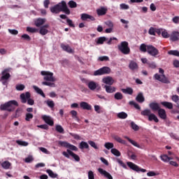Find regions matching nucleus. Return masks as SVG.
Returning a JSON list of instances; mask_svg holds the SVG:
<instances>
[{"label":"nucleus","mask_w":179,"mask_h":179,"mask_svg":"<svg viewBox=\"0 0 179 179\" xmlns=\"http://www.w3.org/2000/svg\"><path fill=\"white\" fill-rule=\"evenodd\" d=\"M46 104H48V107L50 108H54L55 103H54V101L48 100L45 101Z\"/></svg>","instance_id":"nucleus-51"},{"label":"nucleus","mask_w":179,"mask_h":179,"mask_svg":"<svg viewBox=\"0 0 179 179\" xmlns=\"http://www.w3.org/2000/svg\"><path fill=\"white\" fill-rule=\"evenodd\" d=\"M114 99L115 100H122L124 99V95H122V93L121 92H116L114 94Z\"/></svg>","instance_id":"nucleus-37"},{"label":"nucleus","mask_w":179,"mask_h":179,"mask_svg":"<svg viewBox=\"0 0 179 179\" xmlns=\"http://www.w3.org/2000/svg\"><path fill=\"white\" fill-rule=\"evenodd\" d=\"M68 5L71 8H76L78 6V3L72 0L69 1Z\"/></svg>","instance_id":"nucleus-52"},{"label":"nucleus","mask_w":179,"mask_h":179,"mask_svg":"<svg viewBox=\"0 0 179 179\" xmlns=\"http://www.w3.org/2000/svg\"><path fill=\"white\" fill-rule=\"evenodd\" d=\"M159 72L162 75L156 73L154 76L155 79H156L157 80H159V82H162V83H170V81L169 80V79H167V78H166V76H164V70H163L162 69H159Z\"/></svg>","instance_id":"nucleus-5"},{"label":"nucleus","mask_w":179,"mask_h":179,"mask_svg":"<svg viewBox=\"0 0 179 179\" xmlns=\"http://www.w3.org/2000/svg\"><path fill=\"white\" fill-rule=\"evenodd\" d=\"M50 10L52 13L58 14L61 12V10H59V8L57 4L52 7H50Z\"/></svg>","instance_id":"nucleus-32"},{"label":"nucleus","mask_w":179,"mask_h":179,"mask_svg":"<svg viewBox=\"0 0 179 179\" xmlns=\"http://www.w3.org/2000/svg\"><path fill=\"white\" fill-rule=\"evenodd\" d=\"M170 40H171V41H178L179 32L176 31H173L170 36Z\"/></svg>","instance_id":"nucleus-21"},{"label":"nucleus","mask_w":179,"mask_h":179,"mask_svg":"<svg viewBox=\"0 0 179 179\" xmlns=\"http://www.w3.org/2000/svg\"><path fill=\"white\" fill-rule=\"evenodd\" d=\"M104 148H106V149H108V150H110V149H113L114 143L110 142L105 143Z\"/></svg>","instance_id":"nucleus-43"},{"label":"nucleus","mask_w":179,"mask_h":179,"mask_svg":"<svg viewBox=\"0 0 179 179\" xmlns=\"http://www.w3.org/2000/svg\"><path fill=\"white\" fill-rule=\"evenodd\" d=\"M136 100L138 103H143V101H145V96H143V94L141 92L138 93V94L136 97Z\"/></svg>","instance_id":"nucleus-30"},{"label":"nucleus","mask_w":179,"mask_h":179,"mask_svg":"<svg viewBox=\"0 0 179 179\" xmlns=\"http://www.w3.org/2000/svg\"><path fill=\"white\" fill-rule=\"evenodd\" d=\"M46 173H48L49 177L51 178H57V177H58V174L54 173V171L50 169L46 170Z\"/></svg>","instance_id":"nucleus-34"},{"label":"nucleus","mask_w":179,"mask_h":179,"mask_svg":"<svg viewBox=\"0 0 179 179\" xmlns=\"http://www.w3.org/2000/svg\"><path fill=\"white\" fill-rule=\"evenodd\" d=\"M25 87H26L23 84H17L15 86L16 90H18V92H22V90H24Z\"/></svg>","instance_id":"nucleus-45"},{"label":"nucleus","mask_w":179,"mask_h":179,"mask_svg":"<svg viewBox=\"0 0 179 179\" xmlns=\"http://www.w3.org/2000/svg\"><path fill=\"white\" fill-rule=\"evenodd\" d=\"M27 31H28V33H38V29L34 28V27H27Z\"/></svg>","instance_id":"nucleus-40"},{"label":"nucleus","mask_w":179,"mask_h":179,"mask_svg":"<svg viewBox=\"0 0 179 179\" xmlns=\"http://www.w3.org/2000/svg\"><path fill=\"white\" fill-rule=\"evenodd\" d=\"M129 104L130 106H134V107H135L137 110H141V106H139V104L136 103L135 101H129Z\"/></svg>","instance_id":"nucleus-54"},{"label":"nucleus","mask_w":179,"mask_h":179,"mask_svg":"<svg viewBox=\"0 0 179 179\" xmlns=\"http://www.w3.org/2000/svg\"><path fill=\"white\" fill-rule=\"evenodd\" d=\"M48 27H50V24H45V25H43L39 29V33L41 36H45L46 34H48Z\"/></svg>","instance_id":"nucleus-12"},{"label":"nucleus","mask_w":179,"mask_h":179,"mask_svg":"<svg viewBox=\"0 0 179 179\" xmlns=\"http://www.w3.org/2000/svg\"><path fill=\"white\" fill-rule=\"evenodd\" d=\"M120 8L122 10H127V9H129V6L128 4L121 3L120 4Z\"/></svg>","instance_id":"nucleus-53"},{"label":"nucleus","mask_w":179,"mask_h":179,"mask_svg":"<svg viewBox=\"0 0 179 179\" xmlns=\"http://www.w3.org/2000/svg\"><path fill=\"white\" fill-rule=\"evenodd\" d=\"M152 111L150 109H145L141 111V115H143L144 117H149Z\"/></svg>","instance_id":"nucleus-39"},{"label":"nucleus","mask_w":179,"mask_h":179,"mask_svg":"<svg viewBox=\"0 0 179 179\" xmlns=\"http://www.w3.org/2000/svg\"><path fill=\"white\" fill-rule=\"evenodd\" d=\"M34 160V158H33V156L29 155L27 158L24 159L25 163H31Z\"/></svg>","instance_id":"nucleus-59"},{"label":"nucleus","mask_w":179,"mask_h":179,"mask_svg":"<svg viewBox=\"0 0 179 179\" xmlns=\"http://www.w3.org/2000/svg\"><path fill=\"white\" fill-rule=\"evenodd\" d=\"M80 107L83 110H87L88 111L92 110V106L86 101H81L80 103Z\"/></svg>","instance_id":"nucleus-16"},{"label":"nucleus","mask_w":179,"mask_h":179,"mask_svg":"<svg viewBox=\"0 0 179 179\" xmlns=\"http://www.w3.org/2000/svg\"><path fill=\"white\" fill-rule=\"evenodd\" d=\"M106 40H107V38H106V36H101L96 39V44H103Z\"/></svg>","instance_id":"nucleus-42"},{"label":"nucleus","mask_w":179,"mask_h":179,"mask_svg":"<svg viewBox=\"0 0 179 179\" xmlns=\"http://www.w3.org/2000/svg\"><path fill=\"white\" fill-rule=\"evenodd\" d=\"M33 118V114L31 113H27L25 120L26 121H30Z\"/></svg>","instance_id":"nucleus-64"},{"label":"nucleus","mask_w":179,"mask_h":179,"mask_svg":"<svg viewBox=\"0 0 179 179\" xmlns=\"http://www.w3.org/2000/svg\"><path fill=\"white\" fill-rule=\"evenodd\" d=\"M148 34L150 36H156V29L153 28V27H150L149 31H148Z\"/></svg>","instance_id":"nucleus-56"},{"label":"nucleus","mask_w":179,"mask_h":179,"mask_svg":"<svg viewBox=\"0 0 179 179\" xmlns=\"http://www.w3.org/2000/svg\"><path fill=\"white\" fill-rule=\"evenodd\" d=\"M158 115L162 120H166L167 118V114L166 113V110L161 108L158 110Z\"/></svg>","instance_id":"nucleus-20"},{"label":"nucleus","mask_w":179,"mask_h":179,"mask_svg":"<svg viewBox=\"0 0 179 179\" xmlns=\"http://www.w3.org/2000/svg\"><path fill=\"white\" fill-rule=\"evenodd\" d=\"M149 107L152 111H158L160 108V105L157 102H151L149 103Z\"/></svg>","instance_id":"nucleus-18"},{"label":"nucleus","mask_w":179,"mask_h":179,"mask_svg":"<svg viewBox=\"0 0 179 179\" xmlns=\"http://www.w3.org/2000/svg\"><path fill=\"white\" fill-rule=\"evenodd\" d=\"M81 19L83 20H87L89 19L90 20H92V22L94 20H95L94 17H93L89 14H86V13L81 14Z\"/></svg>","instance_id":"nucleus-23"},{"label":"nucleus","mask_w":179,"mask_h":179,"mask_svg":"<svg viewBox=\"0 0 179 179\" xmlns=\"http://www.w3.org/2000/svg\"><path fill=\"white\" fill-rule=\"evenodd\" d=\"M80 149H89V144L85 141H82L79 145Z\"/></svg>","instance_id":"nucleus-44"},{"label":"nucleus","mask_w":179,"mask_h":179,"mask_svg":"<svg viewBox=\"0 0 179 179\" xmlns=\"http://www.w3.org/2000/svg\"><path fill=\"white\" fill-rule=\"evenodd\" d=\"M57 7L60 10V12H64L66 15H71V10L68 8V6H66V2L62 1L57 4Z\"/></svg>","instance_id":"nucleus-7"},{"label":"nucleus","mask_w":179,"mask_h":179,"mask_svg":"<svg viewBox=\"0 0 179 179\" xmlns=\"http://www.w3.org/2000/svg\"><path fill=\"white\" fill-rule=\"evenodd\" d=\"M47 22V19L45 18H37L34 20V24L36 27H43V24H44Z\"/></svg>","instance_id":"nucleus-14"},{"label":"nucleus","mask_w":179,"mask_h":179,"mask_svg":"<svg viewBox=\"0 0 179 179\" xmlns=\"http://www.w3.org/2000/svg\"><path fill=\"white\" fill-rule=\"evenodd\" d=\"M42 118L43 121H45V122L48 125H50V127H52V125H54V120H52V118L51 117L44 115L42 116Z\"/></svg>","instance_id":"nucleus-15"},{"label":"nucleus","mask_w":179,"mask_h":179,"mask_svg":"<svg viewBox=\"0 0 179 179\" xmlns=\"http://www.w3.org/2000/svg\"><path fill=\"white\" fill-rule=\"evenodd\" d=\"M116 162L118 163V164H120V166H121L122 167H123V169H127V165L125 164V163H124V162H122L121 159H117Z\"/></svg>","instance_id":"nucleus-58"},{"label":"nucleus","mask_w":179,"mask_h":179,"mask_svg":"<svg viewBox=\"0 0 179 179\" xmlns=\"http://www.w3.org/2000/svg\"><path fill=\"white\" fill-rule=\"evenodd\" d=\"M88 88L90 89V90H100V89H101V87H100V85H99V83L94 82V81H90L87 83Z\"/></svg>","instance_id":"nucleus-10"},{"label":"nucleus","mask_w":179,"mask_h":179,"mask_svg":"<svg viewBox=\"0 0 179 179\" xmlns=\"http://www.w3.org/2000/svg\"><path fill=\"white\" fill-rule=\"evenodd\" d=\"M162 36L164 38H169V37H170V34H169V32H167V30L166 29L162 31Z\"/></svg>","instance_id":"nucleus-55"},{"label":"nucleus","mask_w":179,"mask_h":179,"mask_svg":"<svg viewBox=\"0 0 179 179\" xmlns=\"http://www.w3.org/2000/svg\"><path fill=\"white\" fill-rule=\"evenodd\" d=\"M113 139H115V141H116L119 143H122V145H127V142L122 140V138H121V137L118 136H113Z\"/></svg>","instance_id":"nucleus-35"},{"label":"nucleus","mask_w":179,"mask_h":179,"mask_svg":"<svg viewBox=\"0 0 179 179\" xmlns=\"http://www.w3.org/2000/svg\"><path fill=\"white\" fill-rule=\"evenodd\" d=\"M59 145L60 146H62L63 148H68V145H69V143L66 142V141H59L58 142Z\"/></svg>","instance_id":"nucleus-60"},{"label":"nucleus","mask_w":179,"mask_h":179,"mask_svg":"<svg viewBox=\"0 0 179 179\" xmlns=\"http://www.w3.org/2000/svg\"><path fill=\"white\" fill-rule=\"evenodd\" d=\"M124 139H127L128 141L133 145V146H135V148H138V149H141V145L135 141L131 139L129 137L125 136Z\"/></svg>","instance_id":"nucleus-24"},{"label":"nucleus","mask_w":179,"mask_h":179,"mask_svg":"<svg viewBox=\"0 0 179 179\" xmlns=\"http://www.w3.org/2000/svg\"><path fill=\"white\" fill-rule=\"evenodd\" d=\"M161 104L162 106H164V107L169 108V110H172V108H173V103H171V102L162 101V102H161Z\"/></svg>","instance_id":"nucleus-31"},{"label":"nucleus","mask_w":179,"mask_h":179,"mask_svg":"<svg viewBox=\"0 0 179 179\" xmlns=\"http://www.w3.org/2000/svg\"><path fill=\"white\" fill-rule=\"evenodd\" d=\"M172 101H174V103H178L179 101V96L177 94L173 95L171 96Z\"/></svg>","instance_id":"nucleus-61"},{"label":"nucleus","mask_w":179,"mask_h":179,"mask_svg":"<svg viewBox=\"0 0 179 179\" xmlns=\"http://www.w3.org/2000/svg\"><path fill=\"white\" fill-rule=\"evenodd\" d=\"M9 71L8 69L4 70L2 72L1 80H8V78H10V74H9Z\"/></svg>","instance_id":"nucleus-25"},{"label":"nucleus","mask_w":179,"mask_h":179,"mask_svg":"<svg viewBox=\"0 0 179 179\" xmlns=\"http://www.w3.org/2000/svg\"><path fill=\"white\" fill-rule=\"evenodd\" d=\"M131 127L132 129H134V131L139 130V127L138 126V124H135V122H131Z\"/></svg>","instance_id":"nucleus-57"},{"label":"nucleus","mask_w":179,"mask_h":179,"mask_svg":"<svg viewBox=\"0 0 179 179\" xmlns=\"http://www.w3.org/2000/svg\"><path fill=\"white\" fill-rule=\"evenodd\" d=\"M96 12L99 16H103V15H106V13H107V8L101 7V8L97 9Z\"/></svg>","instance_id":"nucleus-27"},{"label":"nucleus","mask_w":179,"mask_h":179,"mask_svg":"<svg viewBox=\"0 0 179 179\" xmlns=\"http://www.w3.org/2000/svg\"><path fill=\"white\" fill-rule=\"evenodd\" d=\"M1 167H3L4 170H9V169L12 167V164L9 162V161H4L1 163Z\"/></svg>","instance_id":"nucleus-26"},{"label":"nucleus","mask_w":179,"mask_h":179,"mask_svg":"<svg viewBox=\"0 0 179 179\" xmlns=\"http://www.w3.org/2000/svg\"><path fill=\"white\" fill-rule=\"evenodd\" d=\"M110 152L112 155H114V156H116L117 157H120V156H121V152L117 150V148H112Z\"/></svg>","instance_id":"nucleus-38"},{"label":"nucleus","mask_w":179,"mask_h":179,"mask_svg":"<svg viewBox=\"0 0 179 179\" xmlns=\"http://www.w3.org/2000/svg\"><path fill=\"white\" fill-rule=\"evenodd\" d=\"M88 143L89 145H90V146H92V148H94V149H99L97 144H96V143H94V141H89Z\"/></svg>","instance_id":"nucleus-62"},{"label":"nucleus","mask_w":179,"mask_h":179,"mask_svg":"<svg viewBox=\"0 0 179 179\" xmlns=\"http://www.w3.org/2000/svg\"><path fill=\"white\" fill-rule=\"evenodd\" d=\"M55 129L59 134H64V128L62 127V126H61L59 124H57Z\"/></svg>","instance_id":"nucleus-49"},{"label":"nucleus","mask_w":179,"mask_h":179,"mask_svg":"<svg viewBox=\"0 0 179 179\" xmlns=\"http://www.w3.org/2000/svg\"><path fill=\"white\" fill-rule=\"evenodd\" d=\"M98 171H99V173H100V174L101 176H103V177H105V178L113 179V176H111V174L110 173L107 172V171H106L101 168H99V169H98Z\"/></svg>","instance_id":"nucleus-13"},{"label":"nucleus","mask_w":179,"mask_h":179,"mask_svg":"<svg viewBox=\"0 0 179 179\" xmlns=\"http://www.w3.org/2000/svg\"><path fill=\"white\" fill-rule=\"evenodd\" d=\"M88 179H94V172L92 171H88Z\"/></svg>","instance_id":"nucleus-63"},{"label":"nucleus","mask_w":179,"mask_h":179,"mask_svg":"<svg viewBox=\"0 0 179 179\" xmlns=\"http://www.w3.org/2000/svg\"><path fill=\"white\" fill-rule=\"evenodd\" d=\"M127 166H129V167L131 169V170H134V171H141L142 173H146V169H141L139 168V166H138V165L132 162H127Z\"/></svg>","instance_id":"nucleus-11"},{"label":"nucleus","mask_w":179,"mask_h":179,"mask_svg":"<svg viewBox=\"0 0 179 179\" xmlns=\"http://www.w3.org/2000/svg\"><path fill=\"white\" fill-rule=\"evenodd\" d=\"M33 89L35 90V92H36V93H38V94H41L42 97H45V94L43 92V90L40 89L36 85L33 86Z\"/></svg>","instance_id":"nucleus-29"},{"label":"nucleus","mask_w":179,"mask_h":179,"mask_svg":"<svg viewBox=\"0 0 179 179\" xmlns=\"http://www.w3.org/2000/svg\"><path fill=\"white\" fill-rule=\"evenodd\" d=\"M122 93H125L127 94H132L134 93V90H132V88L131 87H128L126 89H122Z\"/></svg>","instance_id":"nucleus-41"},{"label":"nucleus","mask_w":179,"mask_h":179,"mask_svg":"<svg viewBox=\"0 0 179 179\" xmlns=\"http://www.w3.org/2000/svg\"><path fill=\"white\" fill-rule=\"evenodd\" d=\"M148 121H155V122H159V119L156 115L154 113H150V116H148Z\"/></svg>","instance_id":"nucleus-33"},{"label":"nucleus","mask_w":179,"mask_h":179,"mask_svg":"<svg viewBox=\"0 0 179 179\" xmlns=\"http://www.w3.org/2000/svg\"><path fill=\"white\" fill-rule=\"evenodd\" d=\"M41 75L43 76V79L45 81L42 82V85L44 86H50V87H55V84L54 83L50 82H56L57 78L54 77V73L47 71H42Z\"/></svg>","instance_id":"nucleus-1"},{"label":"nucleus","mask_w":179,"mask_h":179,"mask_svg":"<svg viewBox=\"0 0 179 179\" xmlns=\"http://www.w3.org/2000/svg\"><path fill=\"white\" fill-rule=\"evenodd\" d=\"M67 152L70 156H72L73 158L76 160V162H80V157H79V155L73 153V152L71 151L70 150L67 149Z\"/></svg>","instance_id":"nucleus-28"},{"label":"nucleus","mask_w":179,"mask_h":179,"mask_svg":"<svg viewBox=\"0 0 179 179\" xmlns=\"http://www.w3.org/2000/svg\"><path fill=\"white\" fill-rule=\"evenodd\" d=\"M101 82L106 86H113L115 80L111 76H105L102 78Z\"/></svg>","instance_id":"nucleus-8"},{"label":"nucleus","mask_w":179,"mask_h":179,"mask_svg":"<svg viewBox=\"0 0 179 179\" xmlns=\"http://www.w3.org/2000/svg\"><path fill=\"white\" fill-rule=\"evenodd\" d=\"M61 48H62V50H64V51H66L69 54H72V52H73V50L71 48V46H69V45L62 44Z\"/></svg>","instance_id":"nucleus-22"},{"label":"nucleus","mask_w":179,"mask_h":179,"mask_svg":"<svg viewBox=\"0 0 179 179\" xmlns=\"http://www.w3.org/2000/svg\"><path fill=\"white\" fill-rule=\"evenodd\" d=\"M30 92H27L26 93H22L20 94V99L22 103L29 104V106H33L34 104V100L30 99Z\"/></svg>","instance_id":"nucleus-4"},{"label":"nucleus","mask_w":179,"mask_h":179,"mask_svg":"<svg viewBox=\"0 0 179 179\" xmlns=\"http://www.w3.org/2000/svg\"><path fill=\"white\" fill-rule=\"evenodd\" d=\"M169 55H174L175 57H179V52L178 50H169L168 52Z\"/></svg>","instance_id":"nucleus-50"},{"label":"nucleus","mask_w":179,"mask_h":179,"mask_svg":"<svg viewBox=\"0 0 179 179\" xmlns=\"http://www.w3.org/2000/svg\"><path fill=\"white\" fill-rule=\"evenodd\" d=\"M103 88L105 89L106 93H115L117 92V88L111 85H104Z\"/></svg>","instance_id":"nucleus-17"},{"label":"nucleus","mask_w":179,"mask_h":179,"mask_svg":"<svg viewBox=\"0 0 179 179\" xmlns=\"http://www.w3.org/2000/svg\"><path fill=\"white\" fill-rule=\"evenodd\" d=\"M17 106H19L17 101L12 100L6 102L4 104H1L0 106V109L2 110L12 112L15 110V106L17 107Z\"/></svg>","instance_id":"nucleus-2"},{"label":"nucleus","mask_w":179,"mask_h":179,"mask_svg":"<svg viewBox=\"0 0 179 179\" xmlns=\"http://www.w3.org/2000/svg\"><path fill=\"white\" fill-rule=\"evenodd\" d=\"M140 51L142 52H146L148 51V45H146L145 43H143L140 45Z\"/></svg>","instance_id":"nucleus-48"},{"label":"nucleus","mask_w":179,"mask_h":179,"mask_svg":"<svg viewBox=\"0 0 179 179\" xmlns=\"http://www.w3.org/2000/svg\"><path fill=\"white\" fill-rule=\"evenodd\" d=\"M117 48L124 55H129L131 54V48H129L128 42L122 41L117 45Z\"/></svg>","instance_id":"nucleus-3"},{"label":"nucleus","mask_w":179,"mask_h":179,"mask_svg":"<svg viewBox=\"0 0 179 179\" xmlns=\"http://www.w3.org/2000/svg\"><path fill=\"white\" fill-rule=\"evenodd\" d=\"M111 73V69L107 66L102 67L94 72V76H100L101 75H108Z\"/></svg>","instance_id":"nucleus-6"},{"label":"nucleus","mask_w":179,"mask_h":179,"mask_svg":"<svg viewBox=\"0 0 179 179\" xmlns=\"http://www.w3.org/2000/svg\"><path fill=\"white\" fill-rule=\"evenodd\" d=\"M129 68L131 71H138V63L134 60H131L129 64Z\"/></svg>","instance_id":"nucleus-19"},{"label":"nucleus","mask_w":179,"mask_h":179,"mask_svg":"<svg viewBox=\"0 0 179 179\" xmlns=\"http://www.w3.org/2000/svg\"><path fill=\"white\" fill-rule=\"evenodd\" d=\"M160 159L162 162H164V163H169V162H170V159L167 155H161Z\"/></svg>","instance_id":"nucleus-46"},{"label":"nucleus","mask_w":179,"mask_h":179,"mask_svg":"<svg viewBox=\"0 0 179 179\" xmlns=\"http://www.w3.org/2000/svg\"><path fill=\"white\" fill-rule=\"evenodd\" d=\"M117 117L120 118V120H125L128 117V114L125 112H120L117 114Z\"/></svg>","instance_id":"nucleus-36"},{"label":"nucleus","mask_w":179,"mask_h":179,"mask_svg":"<svg viewBox=\"0 0 179 179\" xmlns=\"http://www.w3.org/2000/svg\"><path fill=\"white\" fill-rule=\"evenodd\" d=\"M16 143H17V145H20V146H29V143L20 140H17L16 141Z\"/></svg>","instance_id":"nucleus-47"},{"label":"nucleus","mask_w":179,"mask_h":179,"mask_svg":"<svg viewBox=\"0 0 179 179\" xmlns=\"http://www.w3.org/2000/svg\"><path fill=\"white\" fill-rule=\"evenodd\" d=\"M147 52L152 57H156V55H159V50L152 45H148Z\"/></svg>","instance_id":"nucleus-9"}]
</instances>
